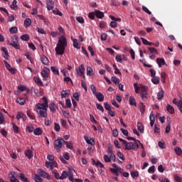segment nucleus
I'll return each mask as SVG.
<instances>
[{
    "instance_id": "obj_1",
    "label": "nucleus",
    "mask_w": 182,
    "mask_h": 182,
    "mask_svg": "<svg viewBox=\"0 0 182 182\" xmlns=\"http://www.w3.org/2000/svg\"><path fill=\"white\" fill-rule=\"evenodd\" d=\"M68 46V41H66V38L63 36L59 38L58 43H57V46L55 48L56 55H63L65 53V48Z\"/></svg>"
},
{
    "instance_id": "obj_2",
    "label": "nucleus",
    "mask_w": 182,
    "mask_h": 182,
    "mask_svg": "<svg viewBox=\"0 0 182 182\" xmlns=\"http://www.w3.org/2000/svg\"><path fill=\"white\" fill-rule=\"evenodd\" d=\"M63 143H65V139H63V138H58V139L54 141V149H55L58 152L60 151L63 146Z\"/></svg>"
},
{
    "instance_id": "obj_3",
    "label": "nucleus",
    "mask_w": 182,
    "mask_h": 182,
    "mask_svg": "<svg viewBox=\"0 0 182 182\" xmlns=\"http://www.w3.org/2000/svg\"><path fill=\"white\" fill-rule=\"evenodd\" d=\"M43 103H37L36 105V109H44L48 110V107H49V103L48 102V98L46 97H43Z\"/></svg>"
},
{
    "instance_id": "obj_4",
    "label": "nucleus",
    "mask_w": 182,
    "mask_h": 182,
    "mask_svg": "<svg viewBox=\"0 0 182 182\" xmlns=\"http://www.w3.org/2000/svg\"><path fill=\"white\" fill-rule=\"evenodd\" d=\"M19 42V38L18 36H14L11 38L10 45L14 48V49L19 50L21 49V45L18 44Z\"/></svg>"
},
{
    "instance_id": "obj_5",
    "label": "nucleus",
    "mask_w": 182,
    "mask_h": 182,
    "mask_svg": "<svg viewBox=\"0 0 182 182\" xmlns=\"http://www.w3.org/2000/svg\"><path fill=\"white\" fill-rule=\"evenodd\" d=\"M37 173L40 177H43V178H47V180H50V175L46 173V171H43L41 168L37 170Z\"/></svg>"
},
{
    "instance_id": "obj_6",
    "label": "nucleus",
    "mask_w": 182,
    "mask_h": 182,
    "mask_svg": "<svg viewBox=\"0 0 182 182\" xmlns=\"http://www.w3.org/2000/svg\"><path fill=\"white\" fill-rule=\"evenodd\" d=\"M49 73H50V70L48 68H44L41 72V76L43 77V80H48L49 77Z\"/></svg>"
},
{
    "instance_id": "obj_7",
    "label": "nucleus",
    "mask_w": 182,
    "mask_h": 182,
    "mask_svg": "<svg viewBox=\"0 0 182 182\" xmlns=\"http://www.w3.org/2000/svg\"><path fill=\"white\" fill-rule=\"evenodd\" d=\"M48 109H45L43 108L41 109H37V114L39 115V117H42V118H46L48 117Z\"/></svg>"
},
{
    "instance_id": "obj_8",
    "label": "nucleus",
    "mask_w": 182,
    "mask_h": 182,
    "mask_svg": "<svg viewBox=\"0 0 182 182\" xmlns=\"http://www.w3.org/2000/svg\"><path fill=\"white\" fill-rule=\"evenodd\" d=\"M107 154L112 159V161H116V156L113 153V146H108Z\"/></svg>"
},
{
    "instance_id": "obj_9",
    "label": "nucleus",
    "mask_w": 182,
    "mask_h": 182,
    "mask_svg": "<svg viewBox=\"0 0 182 182\" xmlns=\"http://www.w3.org/2000/svg\"><path fill=\"white\" fill-rule=\"evenodd\" d=\"M141 97L142 100L147 99V87L144 85H141Z\"/></svg>"
},
{
    "instance_id": "obj_10",
    "label": "nucleus",
    "mask_w": 182,
    "mask_h": 182,
    "mask_svg": "<svg viewBox=\"0 0 182 182\" xmlns=\"http://www.w3.org/2000/svg\"><path fill=\"white\" fill-rule=\"evenodd\" d=\"M77 76H80L85 73V65L81 64L78 68L75 69Z\"/></svg>"
},
{
    "instance_id": "obj_11",
    "label": "nucleus",
    "mask_w": 182,
    "mask_h": 182,
    "mask_svg": "<svg viewBox=\"0 0 182 182\" xmlns=\"http://www.w3.org/2000/svg\"><path fill=\"white\" fill-rule=\"evenodd\" d=\"M46 6L48 11H52L53 10V8H55V2H53L52 0H47Z\"/></svg>"
},
{
    "instance_id": "obj_12",
    "label": "nucleus",
    "mask_w": 182,
    "mask_h": 182,
    "mask_svg": "<svg viewBox=\"0 0 182 182\" xmlns=\"http://www.w3.org/2000/svg\"><path fill=\"white\" fill-rule=\"evenodd\" d=\"M136 149V145L133 142H129L125 144L126 150H134Z\"/></svg>"
},
{
    "instance_id": "obj_13",
    "label": "nucleus",
    "mask_w": 182,
    "mask_h": 182,
    "mask_svg": "<svg viewBox=\"0 0 182 182\" xmlns=\"http://www.w3.org/2000/svg\"><path fill=\"white\" fill-rule=\"evenodd\" d=\"M95 16L98 18V19H102L105 18V13L102 12L99 10H95Z\"/></svg>"
},
{
    "instance_id": "obj_14",
    "label": "nucleus",
    "mask_w": 182,
    "mask_h": 182,
    "mask_svg": "<svg viewBox=\"0 0 182 182\" xmlns=\"http://www.w3.org/2000/svg\"><path fill=\"white\" fill-rule=\"evenodd\" d=\"M150 119V126L151 127H153L154 126V122H156V117H154V114L153 112H151L149 116Z\"/></svg>"
},
{
    "instance_id": "obj_15",
    "label": "nucleus",
    "mask_w": 182,
    "mask_h": 182,
    "mask_svg": "<svg viewBox=\"0 0 182 182\" xmlns=\"http://www.w3.org/2000/svg\"><path fill=\"white\" fill-rule=\"evenodd\" d=\"M99 102H103L105 100V95L102 92H99L95 95Z\"/></svg>"
},
{
    "instance_id": "obj_16",
    "label": "nucleus",
    "mask_w": 182,
    "mask_h": 182,
    "mask_svg": "<svg viewBox=\"0 0 182 182\" xmlns=\"http://www.w3.org/2000/svg\"><path fill=\"white\" fill-rule=\"evenodd\" d=\"M84 139L87 144H90L91 146H95V139L91 138L90 139H89L87 136H85Z\"/></svg>"
},
{
    "instance_id": "obj_17",
    "label": "nucleus",
    "mask_w": 182,
    "mask_h": 182,
    "mask_svg": "<svg viewBox=\"0 0 182 182\" xmlns=\"http://www.w3.org/2000/svg\"><path fill=\"white\" fill-rule=\"evenodd\" d=\"M33 80L38 86H43V82H42V80H41V78L38 77H34Z\"/></svg>"
},
{
    "instance_id": "obj_18",
    "label": "nucleus",
    "mask_w": 182,
    "mask_h": 182,
    "mask_svg": "<svg viewBox=\"0 0 182 182\" xmlns=\"http://www.w3.org/2000/svg\"><path fill=\"white\" fill-rule=\"evenodd\" d=\"M25 156L26 157H27V159L31 160V159L33 157V152H32V151L28 149L25 151Z\"/></svg>"
},
{
    "instance_id": "obj_19",
    "label": "nucleus",
    "mask_w": 182,
    "mask_h": 182,
    "mask_svg": "<svg viewBox=\"0 0 182 182\" xmlns=\"http://www.w3.org/2000/svg\"><path fill=\"white\" fill-rule=\"evenodd\" d=\"M43 132V131L42 130V128L38 127L33 131V134L35 136H41V134H42Z\"/></svg>"
},
{
    "instance_id": "obj_20",
    "label": "nucleus",
    "mask_w": 182,
    "mask_h": 182,
    "mask_svg": "<svg viewBox=\"0 0 182 182\" xmlns=\"http://www.w3.org/2000/svg\"><path fill=\"white\" fill-rule=\"evenodd\" d=\"M41 60L43 65H49V60L48 59V57L43 55L41 57Z\"/></svg>"
},
{
    "instance_id": "obj_21",
    "label": "nucleus",
    "mask_w": 182,
    "mask_h": 182,
    "mask_svg": "<svg viewBox=\"0 0 182 182\" xmlns=\"http://www.w3.org/2000/svg\"><path fill=\"white\" fill-rule=\"evenodd\" d=\"M166 110L168 112V113H171V114H174V113H176L174 111V107L170 105H167Z\"/></svg>"
},
{
    "instance_id": "obj_22",
    "label": "nucleus",
    "mask_w": 182,
    "mask_h": 182,
    "mask_svg": "<svg viewBox=\"0 0 182 182\" xmlns=\"http://www.w3.org/2000/svg\"><path fill=\"white\" fill-rule=\"evenodd\" d=\"M156 63L159 65V68H161L162 65H166V61L164 60V58H157Z\"/></svg>"
},
{
    "instance_id": "obj_23",
    "label": "nucleus",
    "mask_w": 182,
    "mask_h": 182,
    "mask_svg": "<svg viewBox=\"0 0 182 182\" xmlns=\"http://www.w3.org/2000/svg\"><path fill=\"white\" fill-rule=\"evenodd\" d=\"M136 127L137 130H139L140 133H143V132H144V127L141 124V122H138Z\"/></svg>"
},
{
    "instance_id": "obj_24",
    "label": "nucleus",
    "mask_w": 182,
    "mask_h": 182,
    "mask_svg": "<svg viewBox=\"0 0 182 182\" xmlns=\"http://www.w3.org/2000/svg\"><path fill=\"white\" fill-rule=\"evenodd\" d=\"M19 178L23 182H31L28 178L25 177V174L23 173H19Z\"/></svg>"
},
{
    "instance_id": "obj_25",
    "label": "nucleus",
    "mask_w": 182,
    "mask_h": 182,
    "mask_svg": "<svg viewBox=\"0 0 182 182\" xmlns=\"http://www.w3.org/2000/svg\"><path fill=\"white\" fill-rule=\"evenodd\" d=\"M151 82L154 85H159L160 83V78L159 77H152Z\"/></svg>"
},
{
    "instance_id": "obj_26",
    "label": "nucleus",
    "mask_w": 182,
    "mask_h": 182,
    "mask_svg": "<svg viewBox=\"0 0 182 182\" xmlns=\"http://www.w3.org/2000/svg\"><path fill=\"white\" fill-rule=\"evenodd\" d=\"M164 97V91L163 90H161L157 94V99H158V100H161V99Z\"/></svg>"
},
{
    "instance_id": "obj_27",
    "label": "nucleus",
    "mask_w": 182,
    "mask_h": 182,
    "mask_svg": "<svg viewBox=\"0 0 182 182\" xmlns=\"http://www.w3.org/2000/svg\"><path fill=\"white\" fill-rule=\"evenodd\" d=\"M25 117H26V115L21 112H18L17 116L16 117L17 120H19L20 119H23V120H25Z\"/></svg>"
},
{
    "instance_id": "obj_28",
    "label": "nucleus",
    "mask_w": 182,
    "mask_h": 182,
    "mask_svg": "<svg viewBox=\"0 0 182 182\" xmlns=\"http://www.w3.org/2000/svg\"><path fill=\"white\" fill-rule=\"evenodd\" d=\"M33 178L34 181H36V182L43 181V179H42V178H41V176L38 174L34 175V176Z\"/></svg>"
},
{
    "instance_id": "obj_29",
    "label": "nucleus",
    "mask_w": 182,
    "mask_h": 182,
    "mask_svg": "<svg viewBox=\"0 0 182 182\" xmlns=\"http://www.w3.org/2000/svg\"><path fill=\"white\" fill-rule=\"evenodd\" d=\"M16 102L21 105V106H23V105H25V99L22 97H18L16 99Z\"/></svg>"
},
{
    "instance_id": "obj_30",
    "label": "nucleus",
    "mask_w": 182,
    "mask_h": 182,
    "mask_svg": "<svg viewBox=\"0 0 182 182\" xmlns=\"http://www.w3.org/2000/svg\"><path fill=\"white\" fill-rule=\"evenodd\" d=\"M64 144H65L67 149H70V150L73 149V144H72V142H68L65 141Z\"/></svg>"
},
{
    "instance_id": "obj_31",
    "label": "nucleus",
    "mask_w": 182,
    "mask_h": 182,
    "mask_svg": "<svg viewBox=\"0 0 182 182\" xmlns=\"http://www.w3.org/2000/svg\"><path fill=\"white\" fill-rule=\"evenodd\" d=\"M31 23H32V21L29 18H26V20L24 21V26L26 27L31 26Z\"/></svg>"
},
{
    "instance_id": "obj_32",
    "label": "nucleus",
    "mask_w": 182,
    "mask_h": 182,
    "mask_svg": "<svg viewBox=\"0 0 182 182\" xmlns=\"http://www.w3.org/2000/svg\"><path fill=\"white\" fill-rule=\"evenodd\" d=\"M60 95L62 99H65V97H69V92H67L66 90H63Z\"/></svg>"
},
{
    "instance_id": "obj_33",
    "label": "nucleus",
    "mask_w": 182,
    "mask_h": 182,
    "mask_svg": "<svg viewBox=\"0 0 182 182\" xmlns=\"http://www.w3.org/2000/svg\"><path fill=\"white\" fill-rule=\"evenodd\" d=\"M68 178V172L66 171H63L61 176H60V180H65V178Z\"/></svg>"
},
{
    "instance_id": "obj_34",
    "label": "nucleus",
    "mask_w": 182,
    "mask_h": 182,
    "mask_svg": "<svg viewBox=\"0 0 182 182\" xmlns=\"http://www.w3.org/2000/svg\"><path fill=\"white\" fill-rule=\"evenodd\" d=\"M129 105L131 106H136V100L133 97H129Z\"/></svg>"
},
{
    "instance_id": "obj_35",
    "label": "nucleus",
    "mask_w": 182,
    "mask_h": 182,
    "mask_svg": "<svg viewBox=\"0 0 182 182\" xmlns=\"http://www.w3.org/2000/svg\"><path fill=\"white\" fill-rule=\"evenodd\" d=\"M103 159L105 163H110L112 161V158L109 155H104Z\"/></svg>"
},
{
    "instance_id": "obj_36",
    "label": "nucleus",
    "mask_w": 182,
    "mask_h": 182,
    "mask_svg": "<svg viewBox=\"0 0 182 182\" xmlns=\"http://www.w3.org/2000/svg\"><path fill=\"white\" fill-rule=\"evenodd\" d=\"M21 41L28 42V41H29V36L28 34H23L21 36Z\"/></svg>"
},
{
    "instance_id": "obj_37",
    "label": "nucleus",
    "mask_w": 182,
    "mask_h": 182,
    "mask_svg": "<svg viewBox=\"0 0 182 182\" xmlns=\"http://www.w3.org/2000/svg\"><path fill=\"white\" fill-rule=\"evenodd\" d=\"M9 32H10V33H12V34L16 33L18 32V27L14 26V27L10 28Z\"/></svg>"
},
{
    "instance_id": "obj_38",
    "label": "nucleus",
    "mask_w": 182,
    "mask_h": 182,
    "mask_svg": "<svg viewBox=\"0 0 182 182\" xmlns=\"http://www.w3.org/2000/svg\"><path fill=\"white\" fill-rule=\"evenodd\" d=\"M26 130L28 132V133H32L33 132V125L32 124L28 125L26 127Z\"/></svg>"
},
{
    "instance_id": "obj_39",
    "label": "nucleus",
    "mask_w": 182,
    "mask_h": 182,
    "mask_svg": "<svg viewBox=\"0 0 182 182\" xmlns=\"http://www.w3.org/2000/svg\"><path fill=\"white\" fill-rule=\"evenodd\" d=\"M174 150H175V153H176L178 156H181V154H182L181 148H180V147H176Z\"/></svg>"
},
{
    "instance_id": "obj_40",
    "label": "nucleus",
    "mask_w": 182,
    "mask_h": 182,
    "mask_svg": "<svg viewBox=\"0 0 182 182\" xmlns=\"http://www.w3.org/2000/svg\"><path fill=\"white\" fill-rule=\"evenodd\" d=\"M73 46L76 49H80V46H79V43H77V39L73 40Z\"/></svg>"
},
{
    "instance_id": "obj_41",
    "label": "nucleus",
    "mask_w": 182,
    "mask_h": 182,
    "mask_svg": "<svg viewBox=\"0 0 182 182\" xmlns=\"http://www.w3.org/2000/svg\"><path fill=\"white\" fill-rule=\"evenodd\" d=\"M140 112L141 113H144L146 112V105L143 102L140 103Z\"/></svg>"
},
{
    "instance_id": "obj_42",
    "label": "nucleus",
    "mask_w": 182,
    "mask_h": 182,
    "mask_svg": "<svg viewBox=\"0 0 182 182\" xmlns=\"http://www.w3.org/2000/svg\"><path fill=\"white\" fill-rule=\"evenodd\" d=\"M46 167H47V168H50V170H53L52 162L46 161Z\"/></svg>"
},
{
    "instance_id": "obj_43",
    "label": "nucleus",
    "mask_w": 182,
    "mask_h": 182,
    "mask_svg": "<svg viewBox=\"0 0 182 182\" xmlns=\"http://www.w3.org/2000/svg\"><path fill=\"white\" fill-rule=\"evenodd\" d=\"M16 4H18V1H16V0H14L12 2V4L11 5V9H16V8H18V6L16 5Z\"/></svg>"
},
{
    "instance_id": "obj_44",
    "label": "nucleus",
    "mask_w": 182,
    "mask_h": 182,
    "mask_svg": "<svg viewBox=\"0 0 182 182\" xmlns=\"http://www.w3.org/2000/svg\"><path fill=\"white\" fill-rule=\"evenodd\" d=\"M92 73H93V69L91 67H87V76H92Z\"/></svg>"
},
{
    "instance_id": "obj_45",
    "label": "nucleus",
    "mask_w": 182,
    "mask_h": 182,
    "mask_svg": "<svg viewBox=\"0 0 182 182\" xmlns=\"http://www.w3.org/2000/svg\"><path fill=\"white\" fill-rule=\"evenodd\" d=\"M49 109L50 112H56V108H55V103L52 102L49 105Z\"/></svg>"
},
{
    "instance_id": "obj_46",
    "label": "nucleus",
    "mask_w": 182,
    "mask_h": 182,
    "mask_svg": "<svg viewBox=\"0 0 182 182\" xmlns=\"http://www.w3.org/2000/svg\"><path fill=\"white\" fill-rule=\"evenodd\" d=\"M96 107L98 110H100V112H102V113L105 112V109L103 108V106H102V105L97 103Z\"/></svg>"
},
{
    "instance_id": "obj_47",
    "label": "nucleus",
    "mask_w": 182,
    "mask_h": 182,
    "mask_svg": "<svg viewBox=\"0 0 182 182\" xmlns=\"http://www.w3.org/2000/svg\"><path fill=\"white\" fill-rule=\"evenodd\" d=\"M90 90L92 92V94L94 95H95L97 92V90H96V86H95V85H90Z\"/></svg>"
},
{
    "instance_id": "obj_48",
    "label": "nucleus",
    "mask_w": 182,
    "mask_h": 182,
    "mask_svg": "<svg viewBox=\"0 0 182 182\" xmlns=\"http://www.w3.org/2000/svg\"><path fill=\"white\" fill-rule=\"evenodd\" d=\"M111 5H112V6H120V3L116 0H111Z\"/></svg>"
},
{
    "instance_id": "obj_49",
    "label": "nucleus",
    "mask_w": 182,
    "mask_h": 182,
    "mask_svg": "<svg viewBox=\"0 0 182 182\" xmlns=\"http://www.w3.org/2000/svg\"><path fill=\"white\" fill-rule=\"evenodd\" d=\"M68 174H69L70 181L74 182L75 181V178L73 177V173L72 171H70L68 172Z\"/></svg>"
},
{
    "instance_id": "obj_50",
    "label": "nucleus",
    "mask_w": 182,
    "mask_h": 182,
    "mask_svg": "<svg viewBox=\"0 0 182 182\" xmlns=\"http://www.w3.org/2000/svg\"><path fill=\"white\" fill-rule=\"evenodd\" d=\"M50 70L53 72V73H55V75H59V70L55 67H51Z\"/></svg>"
},
{
    "instance_id": "obj_51",
    "label": "nucleus",
    "mask_w": 182,
    "mask_h": 182,
    "mask_svg": "<svg viewBox=\"0 0 182 182\" xmlns=\"http://www.w3.org/2000/svg\"><path fill=\"white\" fill-rule=\"evenodd\" d=\"M111 80L114 85H119V78L117 77H112Z\"/></svg>"
},
{
    "instance_id": "obj_52",
    "label": "nucleus",
    "mask_w": 182,
    "mask_h": 182,
    "mask_svg": "<svg viewBox=\"0 0 182 182\" xmlns=\"http://www.w3.org/2000/svg\"><path fill=\"white\" fill-rule=\"evenodd\" d=\"M117 156L119 157V159H120L121 160H124V155L120 152V151H117Z\"/></svg>"
},
{
    "instance_id": "obj_53",
    "label": "nucleus",
    "mask_w": 182,
    "mask_h": 182,
    "mask_svg": "<svg viewBox=\"0 0 182 182\" xmlns=\"http://www.w3.org/2000/svg\"><path fill=\"white\" fill-rule=\"evenodd\" d=\"M148 50L149 52H151V53H156L157 55L158 53V51H157V49L154 48H150L149 47L148 48Z\"/></svg>"
},
{
    "instance_id": "obj_54",
    "label": "nucleus",
    "mask_w": 182,
    "mask_h": 182,
    "mask_svg": "<svg viewBox=\"0 0 182 182\" xmlns=\"http://www.w3.org/2000/svg\"><path fill=\"white\" fill-rule=\"evenodd\" d=\"M65 105H66V107L68 108L72 107V102H70V99L68 98L65 100Z\"/></svg>"
},
{
    "instance_id": "obj_55",
    "label": "nucleus",
    "mask_w": 182,
    "mask_h": 182,
    "mask_svg": "<svg viewBox=\"0 0 182 182\" xmlns=\"http://www.w3.org/2000/svg\"><path fill=\"white\" fill-rule=\"evenodd\" d=\"M142 11H144V12H146V14H148V15H151V11H150L149 9H147V7L144 6H142Z\"/></svg>"
},
{
    "instance_id": "obj_56",
    "label": "nucleus",
    "mask_w": 182,
    "mask_h": 182,
    "mask_svg": "<svg viewBox=\"0 0 182 182\" xmlns=\"http://www.w3.org/2000/svg\"><path fill=\"white\" fill-rule=\"evenodd\" d=\"M53 13L55 14V15H58V16H62V12H60L59 11V9H55L53 11Z\"/></svg>"
},
{
    "instance_id": "obj_57",
    "label": "nucleus",
    "mask_w": 182,
    "mask_h": 182,
    "mask_svg": "<svg viewBox=\"0 0 182 182\" xmlns=\"http://www.w3.org/2000/svg\"><path fill=\"white\" fill-rule=\"evenodd\" d=\"M76 21H77L79 23H85V19H83L82 16L76 17Z\"/></svg>"
},
{
    "instance_id": "obj_58",
    "label": "nucleus",
    "mask_w": 182,
    "mask_h": 182,
    "mask_svg": "<svg viewBox=\"0 0 182 182\" xmlns=\"http://www.w3.org/2000/svg\"><path fill=\"white\" fill-rule=\"evenodd\" d=\"M115 60H117V62H119V63H122V62L123 61V58H122V55H116Z\"/></svg>"
},
{
    "instance_id": "obj_59",
    "label": "nucleus",
    "mask_w": 182,
    "mask_h": 182,
    "mask_svg": "<svg viewBox=\"0 0 182 182\" xmlns=\"http://www.w3.org/2000/svg\"><path fill=\"white\" fill-rule=\"evenodd\" d=\"M18 90H20V92H25V90H26V87L25 85H18Z\"/></svg>"
},
{
    "instance_id": "obj_60",
    "label": "nucleus",
    "mask_w": 182,
    "mask_h": 182,
    "mask_svg": "<svg viewBox=\"0 0 182 182\" xmlns=\"http://www.w3.org/2000/svg\"><path fill=\"white\" fill-rule=\"evenodd\" d=\"M174 180L176 182H182V178L178 175H174Z\"/></svg>"
},
{
    "instance_id": "obj_61",
    "label": "nucleus",
    "mask_w": 182,
    "mask_h": 182,
    "mask_svg": "<svg viewBox=\"0 0 182 182\" xmlns=\"http://www.w3.org/2000/svg\"><path fill=\"white\" fill-rule=\"evenodd\" d=\"M109 26L112 28H117V22L112 20V21L110 22Z\"/></svg>"
},
{
    "instance_id": "obj_62",
    "label": "nucleus",
    "mask_w": 182,
    "mask_h": 182,
    "mask_svg": "<svg viewBox=\"0 0 182 182\" xmlns=\"http://www.w3.org/2000/svg\"><path fill=\"white\" fill-rule=\"evenodd\" d=\"M106 25H107V23H106V21H100V28L101 29H103V28H106Z\"/></svg>"
},
{
    "instance_id": "obj_63",
    "label": "nucleus",
    "mask_w": 182,
    "mask_h": 182,
    "mask_svg": "<svg viewBox=\"0 0 182 182\" xmlns=\"http://www.w3.org/2000/svg\"><path fill=\"white\" fill-rule=\"evenodd\" d=\"M131 176L132 178H136V177H139V172L138 171L132 172Z\"/></svg>"
},
{
    "instance_id": "obj_64",
    "label": "nucleus",
    "mask_w": 182,
    "mask_h": 182,
    "mask_svg": "<svg viewBox=\"0 0 182 182\" xmlns=\"http://www.w3.org/2000/svg\"><path fill=\"white\" fill-rule=\"evenodd\" d=\"M178 107L181 113H182V100L178 101Z\"/></svg>"
}]
</instances>
